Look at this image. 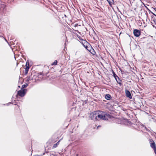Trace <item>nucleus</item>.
<instances>
[{
	"instance_id": "23",
	"label": "nucleus",
	"mask_w": 156,
	"mask_h": 156,
	"mask_svg": "<svg viewBox=\"0 0 156 156\" xmlns=\"http://www.w3.org/2000/svg\"><path fill=\"white\" fill-rule=\"evenodd\" d=\"M147 10H149V9H147Z\"/></svg>"
},
{
	"instance_id": "19",
	"label": "nucleus",
	"mask_w": 156,
	"mask_h": 156,
	"mask_svg": "<svg viewBox=\"0 0 156 156\" xmlns=\"http://www.w3.org/2000/svg\"><path fill=\"white\" fill-rule=\"evenodd\" d=\"M40 74L41 75H44L43 73H40Z\"/></svg>"
},
{
	"instance_id": "22",
	"label": "nucleus",
	"mask_w": 156,
	"mask_h": 156,
	"mask_svg": "<svg viewBox=\"0 0 156 156\" xmlns=\"http://www.w3.org/2000/svg\"><path fill=\"white\" fill-rule=\"evenodd\" d=\"M64 16H65L66 17V16L65 15H64Z\"/></svg>"
},
{
	"instance_id": "21",
	"label": "nucleus",
	"mask_w": 156,
	"mask_h": 156,
	"mask_svg": "<svg viewBox=\"0 0 156 156\" xmlns=\"http://www.w3.org/2000/svg\"><path fill=\"white\" fill-rule=\"evenodd\" d=\"M99 127V126H98L97 127V128H98V127Z\"/></svg>"
},
{
	"instance_id": "6",
	"label": "nucleus",
	"mask_w": 156,
	"mask_h": 156,
	"mask_svg": "<svg viewBox=\"0 0 156 156\" xmlns=\"http://www.w3.org/2000/svg\"><path fill=\"white\" fill-rule=\"evenodd\" d=\"M126 96L127 97H128L130 99L132 98V96H131V93H130V92H129V91L128 90H126Z\"/></svg>"
},
{
	"instance_id": "25",
	"label": "nucleus",
	"mask_w": 156,
	"mask_h": 156,
	"mask_svg": "<svg viewBox=\"0 0 156 156\" xmlns=\"http://www.w3.org/2000/svg\"><path fill=\"white\" fill-rule=\"evenodd\" d=\"M93 55H94V53H92Z\"/></svg>"
},
{
	"instance_id": "13",
	"label": "nucleus",
	"mask_w": 156,
	"mask_h": 156,
	"mask_svg": "<svg viewBox=\"0 0 156 156\" xmlns=\"http://www.w3.org/2000/svg\"><path fill=\"white\" fill-rule=\"evenodd\" d=\"M109 2L110 4H112L114 3L113 0H107Z\"/></svg>"
},
{
	"instance_id": "15",
	"label": "nucleus",
	"mask_w": 156,
	"mask_h": 156,
	"mask_svg": "<svg viewBox=\"0 0 156 156\" xmlns=\"http://www.w3.org/2000/svg\"><path fill=\"white\" fill-rule=\"evenodd\" d=\"M28 65H29L28 64ZM29 69V66H27V63H26V68L25 69L26 70H28Z\"/></svg>"
},
{
	"instance_id": "2",
	"label": "nucleus",
	"mask_w": 156,
	"mask_h": 156,
	"mask_svg": "<svg viewBox=\"0 0 156 156\" xmlns=\"http://www.w3.org/2000/svg\"><path fill=\"white\" fill-rule=\"evenodd\" d=\"M149 143L151 147L154 151L156 154V144L154 140L151 139H149Z\"/></svg>"
},
{
	"instance_id": "26",
	"label": "nucleus",
	"mask_w": 156,
	"mask_h": 156,
	"mask_svg": "<svg viewBox=\"0 0 156 156\" xmlns=\"http://www.w3.org/2000/svg\"><path fill=\"white\" fill-rule=\"evenodd\" d=\"M66 156H68L66 155Z\"/></svg>"
},
{
	"instance_id": "12",
	"label": "nucleus",
	"mask_w": 156,
	"mask_h": 156,
	"mask_svg": "<svg viewBox=\"0 0 156 156\" xmlns=\"http://www.w3.org/2000/svg\"><path fill=\"white\" fill-rule=\"evenodd\" d=\"M113 74L114 77L115 78V79L117 78L118 76L115 74L114 72H113Z\"/></svg>"
},
{
	"instance_id": "16",
	"label": "nucleus",
	"mask_w": 156,
	"mask_h": 156,
	"mask_svg": "<svg viewBox=\"0 0 156 156\" xmlns=\"http://www.w3.org/2000/svg\"><path fill=\"white\" fill-rule=\"evenodd\" d=\"M2 37L5 39V41L9 45V44L8 43V42L7 41V40L4 37Z\"/></svg>"
},
{
	"instance_id": "28",
	"label": "nucleus",
	"mask_w": 156,
	"mask_h": 156,
	"mask_svg": "<svg viewBox=\"0 0 156 156\" xmlns=\"http://www.w3.org/2000/svg\"><path fill=\"white\" fill-rule=\"evenodd\" d=\"M156 11V10H155Z\"/></svg>"
},
{
	"instance_id": "18",
	"label": "nucleus",
	"mask_w": 156,
	"mask_h": 156,
	"mask_svg": "<svg viewBox=\"0 0 156 156\" xmlns=\"http://www.w3.org/2000/svg\"><path fill=\"white\" fill-rule=\"evenodd\" d=\"M32 80V79L31 78V77L30 76H29L27 80Z\"/></svg>"
},
{
	"instance_id": "8",
	"label": "nucleus",
	"mask_w": 156,
	"mask_h": 156,
	"mask_svg": "<svg viewBox=\"0 0 156 156\" xmlns=\"http://www.w3.org/2000/svg\"><path fill=\"white\" fill-rule=\"evenodd\" d=\"M111 97V96L109 94H106L105 96V98L107 100H110Z\"/></svg>"
},
{
	"instance_id": "4",
	"label": "nucleus",
	"mask_w": 156,
	"mask_h": 156,
	"mask_svg": "<svg viewBox=\"0 0 156 156\" xmlns=\"http://www.w3.org/2000/svg\"><path fill=\"white\" fill-rule=\"evenodd\" d=\"M26 91V89H21L18 92L17 94L21 97H23L25 94Z\"/></svg>"
},
{
	"instance_id": "7",
	"label": "nucleus",
	"mask_w": 156,
	"mask_h": 156,
	"mask_svg": "<svg viewBox=\"0 0 156 156\" xmlns=\"http://www.w3.org/2000/svg\"><path fill=\"white\" fill-rule=\"evenodd\" d=\"M116 80L117 82V83L119 84L120 86H121L122 85L121 83L122 80H120L119 78V77H118L117 79H116Z\"/></svg>"
},
{
	"instance_id": "17",
	"label": "nucleus",
	"mask_w": 156,
	"mask_h": 156,
	"mask_svg": "<svg viewBox=\"0 0 156 156\" xmlns=\"http://www.w3.org/2000/svg\"><path fill=\"white\" fill-rule=\"evenodd\" d=\"M28 70H27L25 69V73H26V74H27L28 73Z\"/></svg>"
},
{
	"instance_id": "11",
	"label": "nucleus",
	"mask_w": 156,
	"mask_h": 156,
	"mask_svg": "<svg viewBox=\"0 0 156 156\" xmlns=\"http://www.w3.org/2000/svg\"><path fill=\"white\" fill-rule=\"evenodd\" d=\"M28 86L27 83H25L22 86V89H23L26 87Z\"/></svg>"
},
{
	"instance_id": "27",
	"label": "nucleus",
	"mask_w": 156,
	"mask_h": 156,
	"mask_svg": "<svg viewBox=\"0 0 156 156\" xmlns=\"http://www.w3.org/2000/svg\"><path fill=\"white\" fill-rule=\"evenodd\" d=\"M0 37H1V36H0Z\"/></svg>"
},
{
	"instance_id": "24",
	"label": "nucleus",
	"mask_w": 156,
	"mask_h": 156,
	"mask_svg": "<svg viewBox=\"0 0 156 156\" xmlns=\"http://www.w3.org/2000/svg\"><path fill=\"white\" fill-rule=\"evenodd\" d=\"M118 11H119V12H120L119 10H118Z\"/></svg>"
},
{
	"instance_id": "10",
	"label": "nucleus",
	"mask_w": 156,
	"mask_h": 156,
	"mask_svg": "<svg viewBox=\"0 0 156 156\" xmlns=\"http://www.w3.org/2000/svg\"><path fill=\"white\" fill-rule=\"evenodd\" d=\"M61 140H60L58 142L56 143L55 144H54L52 147L53 148H56L57 147L58 145L59 144V143L60 141Z\"/></svg>"
},
{
	"instance_id": "20",
	"label": "nucleus",
	"mask_w": 156,
	"mask_h": 156,
	"mask_svg": "<svg viewBox=\"0 0 156 156\" xmlns=\"http://www.w3.org/2000/svg\"><path fill=\"white\" fill-rule=\"evenodd\" d=\"M77 25H78L77 24H75V27H77Z\"/></svg>"
},
{
	"instance_id": "5",
	"label": "nucleus",
	"mask_w": 156,
	"mask_h": 156,
	"mask_svg": "<svg viewBox=\"0 0 156 156\" xmlns=\"http://www.w3.org/2000/svg\"><path fill=\"white\" fill-rule=\"evenodd\" d=\"M133 34L135 36L138 37L140 35V31L138 30L135 29L133 30Z\"/></svg>"
},
{
	"instance_id": "3",
	"label": "nucleus",
	"mask_w": 156,
	"mask_h": 156,
	"mask_svg": "<svg viewBox=\"0 0 156 156\" xmlns=\"http://www.w3.org/2000/svg\"><path fill=\"white\" fill-rule=\"evenodd\" d=\"M98 112V111H96L91 113L90 114V118L94 120H97Z\"/></svg>"
},
{
	"instance_id": "14",
	"label": "nucleus",
	"mask_w": 156,
	"mask_h": 156,
	"mask_svg": "<svg viewBox=\"0 0 156 156\" xmlns=\"http://www.w3.org/2000/svg\"><path fill=\"white\" fill-rule=\"evenodd\" d=\"M57 60H55L54 62L51 64L52 65H56L57 64Z\"/></svg>"
},
{
	"instance_id": "1",
	"label": "nucleus",
	"mask_w": 156,
	"mask_h": 156,
	"mask_svg": "<svg viewBox=\"0 0 156 156\" xmlns=\"http://www.w3.org/2000/svg\"><path fill=\"white\" fill-rule=\"evenodd\" d=\"M97 113V117L101 120H107L108 118H110L111 115L108 114L106 113L105 112L102 111H98Z\"/></svg>"
},
{
	"instance_id": "9",
	"label": "nucleus",
	"mask_w": 156,
	"mask_h": 156,
	"mask_svg": "<svg viewBox=\"0 0 156 156\" xmlns=\"http://www.w3.org/2000/svg\"><path fill=\"white\" fill-rule=\"evenodd\" d=\"M6 7V5L3 4H2L0 5V10H4Z\"/></svg>"
}]
</instances>
